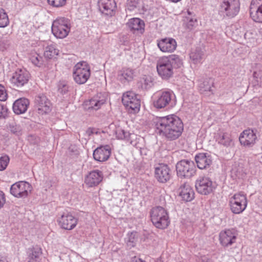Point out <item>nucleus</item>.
<instances>
[{"label": "nucleus", "instance_id": "obj_52", "mask_svg": "<svg viewBox=\"0 0 262 262\" xmlns=\"http://www.w3.org/2000/svg\"><path fill=\"white\" fill-rule=\"evenodd\" d=\"M0 262H8L7 260V256L6 255L0 256Z\"/></svg>", "mask_w": 262, "mask_h": 262}, {"label": "nucleus", "instance_id": "obj_42", "mask_svg": "<svg viewBox=\"0 0 262 262\" xmlns=\"http://www.w3.org/2000/svg\"><path fill=\"white\" fill-rule=\"evenodd\" d=\"M141 83L142 86L144 89H147L150 88L152 85V78L149 76H145L143 77L142 80H141Z\"/></svg>", "mask_w": 262, "mask_h": 262}, {"label": "nucleus", "instance_id": "obj_32", "mask_svg": "<svg viewBox=\"0 0 262 262\" xmlns=\"http://www.w3.org/2000/svg\"><path fill=\"white\" fill-rule=\"evenodd\" d=\"M183 26L186 29L191 31L198 26V20L195 18L190 16L186 17L184 19Z\"/></svg>", "mask_w": 262, "mask_h": 262}, {"label": "nucleus", "instance_id": "obj_17", "mask_svg": "<svg viewBox=\"0 0 262 262\" xmlns=\"http://www.w3.org/2000/svg\"><path fill=\"white\" fill-rule=\"evenodd\" d=\"M35 105L39 114H47L51 111V104L50 101L44 95H39L36 97Z\"/></svg>", "mask_w": 262, "mask_h": 262}, {"label": "nucleus", "instance_id": "obj_21", "mask_svg": "<svg viewBox=\"0 0 262 262\" xmlns=\"http://www.w3.org/2000/svg\"><path fill=\"white\" fill-rule=\"evenodd\" d=\"M110 146L105 145L97 147L93 152V157L96 161L103 162L106 161L111 155Z\"/></svg>", "mask_w": 262, "mask_h": 262}, {"label": "nucleus", "instance_id": "obj_9", "mask_svg": "<svg viewBox=\"0 0 262 262\" xmlns=\"http://www.w3.org/2000/svg\"><path fill=\"white\" fill-rule=\"evenodd\" d=\"M123 105L130 113L138 112L140 107V100L138 96L132 91H128L123 94L122 98Z\"/></svg>", "mask_w": 262, "mask_h": 262}, {"label": "nucleus", "instance_id": "obj_29", "mask_svg": "<svg viewBox=\"0 0 262 262\" xmlns=\"http://www.w3.org/2000/svg\"><path fill=\"white\" fill-rule=\"evenodd\" d=\"M134 76V71L129 68L122 69L118 74V78L122 82L130 81L133 80Z\"/></svg>", "mask_w": 262, "mask_h": 262}, {"label": "nucleus", "instance_id": "obj_23", "mask_svg": "<svg viewBox=\"0 0 262 262\" xmlns=\"http://www.w3.org/2000/svg\"><path fill=\"white\" fill-rule=\"evenodd\" d=\"M98 5L102 13L106 15H112L116 4L114 0H98Z\"/></svg>", "mask_w": 262, "mask_h": 262}, {"label": "nucleus", "instance_id": "obj_25", "mask_svg": "<svg viewBox=\"0 0 262 262\" xmlns=\"http://www.w3.org/2000/svg\"><path fill=\"white\" fill-rule=\"evenodd\" d=\"M29 105L28 99L20 98L16 100L13 105V110L16 114L19 115L25 113Z\"/></svg>", "mask_w": 262, "mask_h": 262}, {"label": "nucleus", "instance_id": "obj_3", "mask_svg": "<svg viewBox=\"0 0 262 262\" xmlns=\"http://www.w3.org/2000/svg\"><path fill=\"white\" fill-rule=\"evenodd\" d=\"M151 221L158 228L165 229L169 224V219L166 210L163 207L156 206L150 211Z\"/></svg>", "mask_w": 262, "mask_h": 262}, {"label": "nucleus", "instance_id": "obj_35", "mask_svg": "<svg viewBox=\"0 0 262 262\" xmlns=\"http://www.w3.org/2000/svg\"><path fill=\"white\" fill-rule=\"evenodd\" d=\"M115 133L116 137L118 139L129 141L131 134L128 132L125 131L124 129L119 127H118L116 128Z\"/></svg>", "mask_w": 262, "mask_h": 262}, {"label": "nucleus", "instance_id": "obj_6", "mask_svg": "<svg viewBox=\"0 0 262 262\" xmlns=\"http://www.w3.org/2000/svg\"><path fill=\"white\" fill-rule=\"evenodd\" d=\"M229 203L231 211L235 214H239L247 206L246 195L243 192L236 193L229 198Z\"/></svg>", "mask_w": 262, "mask_h": 262}, {"label": "nucleus", "instance_id": "obj_47", "mask_svg": "<svg viewBox=\"0 0 262 262\" xmlns=\"http://www.w3.org/2000/svg\"><path fill=\"white\" fill-rule=\"evenodd\" d=\"M7 98V94L5 88L0 84V100L5 101Z\"/></svg>", "mask_w": 262, "mask_h": 262}, {"label": "nucleus", "instance_id": "obj_1", "mask_svg": "<svg viewBox=\"0 0 262 262\" xmlns=\"http://www.w3.org/2000/svg\"><path fill=\"white\" fill-rule=\"evenodd\" d=\"M156 126L158 133L169 141L177 139L183 130L182 121L174 115H169L159 119Z\"/></svg>", "mask_w": 262, "mask_h": 262}, {"label": "nucleus", "instance_id": "obj_44", "mask_svg": "<svg viewBox=\"0 0 262 262\" xmlns=\"http://www.w3.org/2000/svg\"><path fill=\"white\" fill-rule=\"evenodd\" d=\"M67 0H48L49 5L55 7H62L66 4Z\"/></svg>", "mask_w": 262, "mask_h": 262}, {"label": "nucleus", "instance_id": "obj_41", "mask_svg": "<svg viewBox=\"0 0 262 262\" xmlns=\"http://www.w3.org/2000/svg\"><path fill=\"white\" fill-rule=\"evenodd\" d=\"M137 241V235L136 232H132L129 235L127 241V246L130 247H134Z\"/></svg>", "mask_w": 262, "mask_h": 262}, {"label": "nucleus", "instance_id": "obj_30", "mask_svg": "<svg viewBox=\"0 0 262 262\" xmlns=\"http://www.w3.org/2000/svg\"><path fill=\"white\" fill-rule=\"evenodd\" d=\"M250 14L254 21L262 23V3L256 9L250 7Z\"/></svg>", "mask_w": 262, "mask_h": 262}, {"label": "nucleus", "instance_id": "obj_12", "mask_svg": "<svg viewBox=\"0 0 262 262\" xmlns=\"http://www.w3.org/2000/svg\"><path fill=\"white\" fill-rule=\"evenodd\" d=\"M195 188L197 191L203 195L210 193L213 189L212 182L206 177H199L195 182Z\"/></svg>", "mask_w": 262, "mask_h": 262}, {"label": "nucleus", "instance_id": "obj_19", "mask_svg": "<svg viewBox=\"0 0 262 262\" xmlns=\"http://www.w3.org/2000/svg\"><path fill=\"white\" fill-rule=\"evenodd\" d=\"M157 45L162 52L169 53L173 52L177 47L176 40L170 37L162 38L158 40Z\"/></svg>", "mask_w": 262, "mask_h": 262}, {"label": "nucleus", "instance_id": "obj_28", "mask_svg": "<svg viewBox=\"0 0 262 262\" xmlns=\"http://www.w3.org/2000/svg\"><path fill=\"white\" fill-rule=\"evenodd\" d=\"M126 25L132 31H139L141 33H142L144 31V23L139 18L130 19Z\"/></svg>", "mask_w": 262, "mask_h": 262}, {"label": "nucleus", "instance_id": "obj_48", "mask_svg": "<svg viewBox=\"0 0 262 262\" xmlns=\"http://www.w3.org/2000/svg\"><path fill=\"white\" fill-rule=\"evenodd\" d=\"M86 133L90 136L92 135L98 134V130L96 128L90 127L86 130Z\"/></svg>", "mask_w": 262, "mask_h": 262}, {"label": "nucleus", "instance_id": "obj_40", "mask_svg": "<svg viewBox=\"0 0 262 262\" xmlns=\"http://www.w3.org/2000/svg\"><path fill=\"white\" fill-rule=\"evenodd\" d=\"M253 75L258 83L262 82V66L257 67L256 70L254 72Z\"/></svg>", "mask_w": 262, "mask_h": 262}, {"label": "nucleus", "instance_id": "obj_26", "mask_svg": "<svg viewBox=\"0 0 262 262\" xmlns=\"http://www.w3.org/2000/svg\"><path fill=\"white\" fill-rule=\"evenodd\" d=\"M105 102L104 99H100L97 96H95L90 100L84 101V106L85 109L88 111H97L104 104Z\"/></svg>", "mask_w": 262, "mask_h": 262}, {"label": "nucleus", "instance_id": "obj_36", "mask_svg": "<svg viewBox=\"0 0 262 262\" xmlns=\"http://www.w3.org/2000/svg\"><path fill=\"white\" fill-rule=\"evenodd\" d=\"M212 85V82H210L209 80H204L199 84V91L201 93L210 92Z\"/></svg>", "mask_w": 262, "mask_h": 262}, {"label": "nucleus", "instance_id": "obj_20", "mask_svg": "<svg viewBox=\"0 0 262 262\" xmlns=\"http://www.w3.org/2000/svg\"><path fill=\"white\" fill-rule=\"evenodd\" d=\"M103 174L101 171L96 170L90 172L85 177L84 183L88 187L97 186L102 180Z\"/></svg>", "mask_w": 262, "mask_h": 262}, {"label": "nucleus", "instance_id": "obj_34", "mask_svg": "<svg viewBox=\"0 0 262 262\" xmlns=\"http://www.w3.org/2000/svg\"><path fill=\"white\" fill-rule=\"evenodd\" d=\"M203 52L200 50H195L190 54V58L194 64L201 63L203 58Z\"/></svg>", "mask_w": 262, "mask_h": 262}, {"label": "nucleus", "instance_id": "obj_4", "mask_svg": "<svg viewBox=\"0 0 262 262\" xmlns=\"http://www.w3.org/2000/svg\"><path fill=\"white\" fill-rule=\"evenodd\" d=\"M71 29L70 20L64 17H59L53 21L52 32L58 38H64L68 36Z\"/></svg>", "mask_w": 262, "mask_h": 262}, {"label": "nucleus", "instance_id": "obj_31", "mask_svg": "<svg viewBox=\"0 0 262 262\" xmlns=\"http://www.w3.org/2000/svg\"><path fill=\"white\" fill-rule=\"evenodd\" d=\"M59 51L54 45H51L46 47L44 55L46 58L52 59L55 58L59 54Z\"/></svg>", "mask_w": 262, "mask_h": 262}, {"label": "nucleus", "instance_id": "obj_43", "mask_svg": "<svg viewBox=\"0 0 262 262\" xmlns=\"http://www.w3.org/2000/svg\"><path fill=\"white\" fill-rule=\"evenodd\" d=\"M9 157L5 155L0 158V170L2 171L5 170L8 166L9 162Z\"/></svg>", "mask_w": 262, "mask_h": 262}, {"label": "nucleus", "instance_id": "obj_2", "mask_svg": "<svg viewBox=\"0 0 262 262\" xmlns=\"http://www.w3.org/2000/svg\"><path fill=\"white\" fill-rule=\"evenodd\" d=\"M183 61L179 56L175 54L160 58L157 63V70L159 75L164 80L171 78L174 69L181 68Z\"/></svg>", "mask_w": 262, "mask_h": 262}, {"label": "nucleus", "instance_id": "obj_11", "mask_svg": "<svg viewBox=\"0 0 262 262\" xmlns=\"http://www.w3.org/2000/svg\"><path fill=\"white\" fill-rule=\"evenodd\" d=\"M173 94L172 91H163L158 94L154 101V105L157 108H164L172 103Z\"/></svg>", "mask_w": 262, "mask_h": 262}, {"label": "nucleus", "instance_id": "obj_50", "mask_svg": "<svg viewBox=\"0 0 262 262\" xmlns=\"http://www.w3.org/2000/svg\"><path fill=\"white\" fill-rule=\"evenodd\" d=\"M69 152H73L74 154L76 155L79 154V151L75 146L71 145L69 147Z\"/></svg>", "mask_w": 262, "mask_h": 262}, {"label": "nucleus", "instance_id": "obj_55", "mask_svg": "<svg viewBox=\"0 0 262 262\" xmlns=\"http://www.w3.org/2000/svg\"><path fill=\"white\" fill-rule=\"evenodd\" d=\"M188 13L189 15H190V12L188 11Z\"/></svg>", "mask_w": 262, "mask_h": 262}, {"label": "nucleus", "instance_id": "obj_8", "mask_svg": "<svg viewBox=\"0 0 262 262\" xmlns=\"http://www.w3.org/2000/svg\"><path fill=\"white\" fill-rule=\"evenodd\" d=\"M196 170L194 163L191 160H182L176 165L177 175L181 178H190L195 174Z\"/></svg>", "mask_w": 262, "mask_h": 262}, {"label": "nucleus", "instance_id": "obj_38", "mask_svg": "<svg viewBox=\"0 0 262 262\" xmlns=\"http://www.w3.org/2000/svg\"><path fill=\"white\" fill-rule=\"evenodd\" d=\"M30 60L35 66L39 67L42 64V57L36 53L31 54Z\"/></svg>", "mask_w": 262, "mask_h": 262}, {"label": "nucleus", "instance_id": "obj_18", "mask_svg": "<svg viewBox=\"0 0 262 262\" xmlns=\"http://www.w3.org/2000/svg\"><path fill=\"white\" fill-rule=\"evenodd\" d=\"M256 138V135L253 130L249 129L245 130L241 134L239 141L241 145L250 147L255 144Z\"/></svg>", "mask_w": 262, "mask_h": 262}, {"label": "nucleus", "instance_id": "obj_7", "mask_svg": "<svg viewBox=\"0 0 262 262\" xmlns=\"http://www.w3.org/2000/svg\"><path fill=\"white\" fill-rule=\"evenodd\" d=\"M90 75V69L86 62H78L74 66L73 76L77 83L79 84L85 83Z\"/></svg>", "mask_w": 262, "mask_h": 262}, {"label": "nucleus", "instance_id": "obj_10", "mask_svg": "<svg viewBox=\"0 0 262 262\" xmlns=\"http://www.w3.org/2000/svg\"><path fill=\"white\" fill-rule=\"evenodd\" d=\"M31 190L29 183L19 181L13 184L10 188V193L16 198H26Z\"/></svg>", "mask_w": 262, "mask_h": 262}, {"label": "nucleus", "instance_id": "obj_49", "mask_svg": "<svg viewBox=\"0 0 262 262\" xmlns=\"http://www.w3.org/2000/svg\"><path fill=\"white\" fill-rule=\"evenodd\" d=\"M6 202L4 193L0 191V209L4 206Z\"/></svg>", "mask_w": 262, "mask_h": 262}, {"label": "nucleus", "instance_id": "obj_37", "mask_svg": "<svg viewBox=\"0 0 262 262\" xmlns=\"http://www.w3.org/2000/svg\"><path fill=\"white\" fill-rule=\"evenodd\" d=\"M9 24L8 16L5 10L0 8V27L4 28Z\"/></svg>", "mask_w": 262, "mask_h": 262}, {"label": "nucleus", "instance_id": "obj_54", "mask_svg": "<svg viewBox=\"0 0 262 262\" xmlns=\"http://www.w3.org/2000/svg\"><path fill=\"white\" fill-rule=\"evenodd\" d=\"M63 88H64V89H65V90L67 91V90H66V88H67L66 86H63Z\"/></svg>", "mask_w": 262, "mask_h": 262}, {"label": "nucleus", "instance_id": "obj_27", "mask_svg": "<svg viewBox=\"0 0 262 262\" xmlns=\"http://www.w3.org/2000/svg\"><path fill=\"white\" fill-rule=\"evenodd\" d=\"M216 141L218 144L228 147L233 144L231 135L227 132H220L216 136Z\"/></svg>", "mask_w": 262, "mask_h": 262}, {"label": "nucleus", "instance_id": "obj_24", "mask_svg": "<svg viewBox=\"0 0 262 262\" xmlns=\"http://www.w3.org/2000/svg\"><path fill=\"white\" fill-rule=\"evenodd\" d=\"M179 195L184 201H191L194 198V192L192 188L187 183H184L179 189Z\"/></svg>", "mask_w": 262, "mask_h": 262}, {"label": "nucleus", "instance_id": "obj_53", "mask_svg": "<svg viewBox=\"0 0 262 262\" xmlns=\"http://www.w3.org/2000/svg\"><path fill=\"white\" fill-rule=\"evenodd\" d=\"M28 262H42L41 260H37V261H35L34 260H29Z\"/></svg>", "mask_w": 262, "mask_h": 262}, {"label": "nucleus", "instance_id": "obj_39", "mask_svg": "<svg viewBox=\"0 0 262 262\" xmlns=\"http://www.w3.org/2000/svg\"><path fill=\"white\" fill-rule=\"evenodd\" d=\"M140 0H127L126 3V10L130 11L134 10L139 7Z\"/></svg>", "mask_w": 262, "mask_h": 262}, {"label": "nucleus", "instance_id": "obj_51", "mask_svg": "<svg viewBox=\"0 0 262 262\" xmlns=\"http://www.w3.org/2000/svg\"><path fill=\"white\" fill-rule=\"evenodd\" d=\"M130 262H146L144 260H141V259L137 258V257H133Z\"/></svg>", "mask_w": 262, "mask_h": 262}, {"label": "nucleus", "instance_id": "obj_16", "mask_svg": "<svg viewBox=\"0 0 262 262\" xmlns=\"http://www.w3.org/2000/svg\"><path fill=\"white\" fill-rule=\"evenodd\" d=\"M155 176L158 182L166 183L171 178L170 169L167 165L160 164L155 168Z\"/></svg>", "mask_w": 262, "mask_h": 262}, {"label": "nucleus", "instance_id": "obj_14", "mask_svg": "<svg viewBox=\"0 0 262 262\" xmlns=\"http://www.w3.org/2000/svg\"><path fill=\"white\" fill-rule=\"evenodd\" d=\"M237 233L234 229L222 231L219 235V240L221 245L224 247L231 246L236 240Z\"/></svg>", "mask_w": 262, "mask_h": 262}, {"label": "nucleus", "instance_id": "obj_15", "mask_svg": "<svg viewBox=\"0 0 262 262\" xmlns=\"http://www.w3.org/2000/svg\"><path fill=\"white\" fill-rule=\"evenodd\" d=\"M59 226L66 230H72L77 224L78 219L70 212L63 213L58 220Z\"/></svg>", "mask_w": 262, "mask_h": 262}, {"label": "nucleus", "instance_id": "obj_33", "mask_svg": "<svg viewBox=\"0 0 262 262\" xmlns=\"http://www.w3.org/2000/svg\"><path fill=\"white\" fill-rule=\"evenodd\" d=\"M41 254L42 250L41 248L38 246H35L31 249V253L29 255V260L33 259L35 261L37 260H42Z\"/></svg>", "mask_w": 262, "mask_h": 262}, {"label": "nucleus", "instance_id": "obj_5", "mask_svg": "<svg viewBox=\"0 0 262 262\" xmlns=\"http://www.w3.org/2000/svg\"><path fill=\"white\" fill-rule=\"evenodd\" d=\"M240 10L239 0H223L220 5L219 13L224 17L233 18Z\"/></svg>", "mask_w": 262, "mask_h": 262}, {"label": "nucleus", "instance_id": "obj_45", "mask_svg": "<svg viewBox=\"0 0 262 262\" xmlns=\"http://www.w3.org/2000/svg\"><path fill=\"white\" fill-rule=\"evenodd\" d=\"M10 131L14 135L19 136L21 135L22 128L19 125H10Z\"/></svg>", "mask_w": 262, "mask_h": 262}, {"label": "nucleus", "instance_id": "obj_13", "mask_svg": "<svg viewBox=\"0 0 262 262\" xmlns=\"http://www.w3.org/2000/svg\"><path fill=\"white\" fill-rule=\"evenodd\" d=\"M30 74L25 69H18L13 74L11 82L17 87L23 86L28 83Z\"/></svg>", "mask_w": 262, "mask_h": 262}, {"label": "nucleus", "instance_id": "obj_46", "mask_svg": "<svg viewBox=\"0 0 262 262\" xmlns=\"http://www.w3.org/2000/svg\"><path fill=\"white\" fill-rule=\"evenodd\" d=\"M8 109L6 105L0 103V119L5 118L8 116Z\"/></svg>", "mask_w": 262, "mask_h": 262}, {"label": "nucleus", "instance_id": "obj_22", "mask_svg": "<svg viewBox=\"0 0 262 262\" xmlns=\"http://www.w3.org/2000/svg\"><path fill=\"white\" fill-rule=\"evenodd\" d=\"M195 161L198 167L201 169L209 167L212 162L211 156L206 153H199L196 155Z\"/></svg>", "mask_w": 262, "mask_h": 262}]
</instances>
